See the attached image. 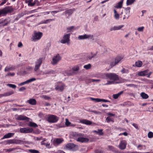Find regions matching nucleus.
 <instances>
[{
	"label": "nucleus",
	"instance_id": "72a5a7b5",
	"mask_svg": "<svg viewBox=\"0 0 153 153\" xmlns=\"http://www.w3.org/2000/svg\"><path fill=\"white\" fill-rule=\"evenodd\" d=\"M106 121L108 123H109L110 121H111L113 122H114V119L110 116L107 117L106 119Z\"/></svg>",
	"mask_w": 153,
	"mask_h": 153
},
{
	"label": "nucleus",
	"instance_id": "8fccbe9b",
	"mask_svg": "<svg viewBox=\"0 0 153 153\" xmlns=\"http://www.w3.org/2000/svg\"><path fill=\"white\" fill-rule=\"evenodd\" d=\"M110 102V101L109 100L102 99H99V102Z\"/></svg>",
	"mask_w": 153,
	"mask_h": 153
},
{
	"label": "nucleus",
	"instance_id": "ea45409f",
	"mask_svg": "<svg viewBox=\"0 0 153 153\" xmlns=\"http://www.w3.org/2000/svg\"><path fill=\"white\" fill-rule=\"evenodd\" d=\"M29 151L30 153H39V151L35 149H30L29 150Z\"/></svg>",
	"mask_w": 153,
	"mask_h": 153
},
{
	"label": "nucleus",
	"instance_id": "f257e3e1",
	"mask_svg": "<svg viewBox=\"0 0 153 153\" xmlns=\"http://www.w3.org/2000/svg\"><path fill=\"white\" fill-rule=\"evenodd\" d=\"M74 136L76 138V140L78 142L81 143L87 142L89 141V139L86 138H84L82 137L83 135L81 134H77L75 133L74 134Z\"/></svg>",
	"mask_w": 153,
	"mask_h": 153
},
{
	"label": "nucleus",
	"instance_id": "7ed1b4c3",
	"mask_svg": "<svg viewBox=\"0 0 153 153\" xmlns=\"http://www.w3.org/2000/svg\"><path fill=\"white\" fill-rule=\"evenodd\" d=\"M13 11V9L9 6H6L5 7L0 10V17L1 16H5L8 13H11Z\"/></svg>",
	"mask_w": 153,
	"mask_h": 153
},
{
	"label": "nucleus",
	"instance_id": "09e8293b",
	"mask_svg": "<svg viewBox=\"0 0 153 153\" xmlns=\"http://www.w3.org/2000/svg\"><path fill=\"white\" fill-rule=\"evenodd\" d=\"M108 149L112 151H114L115 150V149L114 147L111 146H108Z\"/></svg>",
	"mask_w": 153,
	"mask_h": 153
},
{
	"label": "nucleus",
	"instance_id": "bf43d9fd",
	"mask_svg": "<svg viewBox=\"0 0 153 153\" xmlns=\"http://www.w3.org/2000/svg\"><path fill=\"white\" fill-rule=\"evenodd\" d=\"M26 69L28 71H31L33 69V68L32 67L28 66L26 67Z\"/></svg>",
	"mask_w": 153,
	"mask_h": 153
},
{
	"label": "nucleus",
	"instance_id": "b1692460",
	"mask_svg": "<svg viewBox=\"0 0 153 153\" xmlns=\"http://www.w3.org/2000/svg\"><path fill=\"white\" fill-rule=\"evenodd\" d=\"M15 69V66L12 65L10 67L6 66L4 69L5 72H8L10 71L14 70Z\"/></svg>",
	"mask_w": 153,
	"mask_h": 153
},
{
	"label": "nucleus",
	"instance_id": "49530a36",
	"mask_svg": "<svg viewBox=\"0 0 153 153\" xmlns=\"http://www.w3.org/2000/svg\"><path fill=\"white\" fill-rule=\"evenodd\" d=\"M126 86L127 87H132L134 88L137 87V85L134 84H126Z\"/></svg>",
	"mask_w": 153,
	"mask_h": 153
},
{
	"label": "nucleus",
	"instance_id": "7c9ffc66",
	"mask_svg": "<svg viewBox=\"0 0 153 153\" xmlns=\"http://www.w3.org/2000/svg\"><path fill=\"white\" fill-rule=\"evenodd\" d=\"M123 59V57L120 56H117L115 59V64H117Z\"/></svg>",
	"mask_w": 153,
	"mask_h": 153
},
{
	"label": "nucleus",
	"instance_id": "c9c22d12",
	"mask_svg": "<svg viewBox=\"0 0 153 153\" xmlns=\"http://www.w3.org/2000/svg\"><path fill=\"white\" fill-rule=\"evenodd\" d=\"M54 19H48L44 21H42L41 22L42 24H47L48 22H50L54 21Z\"/></svg>",
	"mask_w": 153,
	"mask_h": 153
},
{
	"label": "nucleus",
	"instance_id": "2eb2a0df",
	"mask_svg": "<svg viewBox=\"0 0 153 153\" xmlns=\"http://www.w3.org/2000/svg\"><path fill=\"white\" fill-rule=\"evenodd\" d=\"M62 138H56L53 141V143L54 145H59L61 144L63 141Z\"/></svg>",
	"mask_w": 153,
	"mask_h": 153
},
{
	"label": "nucleus",
	"instance_id": "473e14b6",
	"mask_svg": "<svg viewBox=\"0 0 153 153\" xmlns=\"http://www.w3.org/2000/svg\"><path fill=\"white\" fill-rule=\"evenodd\" d=\"M140 96L143 99H147L149 97V96L144 92H142L140 94Z\"/></svg>",
	"mask_w": 153,
	"mask_h": 153
},
{
	"label": "nucleus",
	"instance_id": "6e6552de",
	"mask_svg": "<svg viewBox=\"0 0 153 153\" xmlns=\"http://www.w3.org/2000/svg\"><path fill=\"white\" fill-rule=\"evenodd\" d=\"M66 148L69 150H72L73 151L76 150L78 148L77 145L72 143H68L66 145Z\"/></svg>",
	"mask_w": 153,
	"mask_h": 153
},
{
	"label": "nucleus",
	"instance_id": "dca6fc26",
	"mask_svg": "<svg viewBox=\"0 0 153 153\" xmlns=\"http://www.w3.org/2000/svg\"><path fill=\"white\" fill-rule=\"evenodd\" d=\"M17 119L20 120H26L28 121L29 118L24 115H19L17 117Z\"/></svg>",
	"mask_w": 153,
	"mask_h": 153
},
{
	"label": "nucleus",
	"instance_id": "412c9836",
	"mask_svg": "<svg viewBox=\"0 0 153 153\" xmlns=\"http://www.w3.org/2000/svg\"><path fill=\"white\" fill-rule=\"evenodd\" d=\"M14 93V92L13 91H11L10 92H6L5 93L0 94V98H1L3 97H7L9 96L12 94Z\"/></svg>",
	"mask_w": 153,
	"mask_h": 153
},
{
	"label": "nucleus",
	"instance_id": "a878e982",
	"mask_svg": "<svg viewBox=\"0 0 153 153\" xmlns=\"http://www.w3.org/2000/svg\"><path fill=\"white\" fill-rule=\"evenodd\" d=\"M27 103L30 105H34L36 104V102L35 99H30L27 101Z\"/></svg>",
	"mask_w": 153,
	"mask_h": 153
},
{
	"label": "nucleus",
	"instance_id": "e2e57ef3",
	"mask_svg": "<svg viewBox=\"0 0 153 153\" xmlns=\"http://www.w3.org/2000/svg\"><path fill=\"white\" fill-rule=\"evenodd\" d=\"M26 88L25 87H22L20 88L19 89V91H23L26 90Z\"/></svg>",
	"mask_w": 153,
	"mask_h": 153
},
{
	"label": "nucleus",
	"instance_id": "0eeeda50",
	"mask_svg": "<svg viewBox=\"0 0 153 153\" xmlns=\"http://www.w3.org/2000/svg\"><path fill=\"white\" fill-rule=\"evenodd\" d=\"M61 57L60 55L58 54L54 56L52 58V61H51L52 64L53 65H55L57 64L58 62L61 60Z\"/></svg>",
	"mask_w": 153,
	"mask_h": 153
},
{
	"label": "nucleus",
	"instance_id": "f03ea898",
	"mask_svg": "<svg viewBox=\"0 0 153 153\" xmlns=\"http://www.w3.org/2000/svg\"><path fill=\"white\" fill-rule=\"evenodd\" d=\"M105 75L106 76V79L113 80L114 82L119 79L118 76L114 73H107Z\"/></svg>",
	"mask_w": 153,
	"mask_h": 153
},
{
	"label": "nucleus",
	"instance_id": "680f3d73",
	"mask_svg": "<svg viewBox=\"0 0 153 153\" xmlns=\"http://www.w3.org/2000/svg\"><path fill=\"white\" fill-rule=\"evenodd\" d=\"M34 139L35 140H42V137H34Z\"/></svg>",
	"mask_w": 153,
	"mask_h": 153
},
{
	"label": "nucleus",
	"instance_id": "4468645a",
	"mask_svg": "<svg viewBox=\"0 0 153 153\" xmlns=\"http://www.w3.org/2000/svg\"><path fill=\"white\" fill-rule=\"evenodd\" d=\"M127 144L126 141L125 140H121L118 146V147L121 150H124L126 149Z\"/></svg>",
	"mask_w": 153,
	"mask_h": 153
},
{
	"label": "nucleus",
	"instance_id": "6ab92c4d",
	"mask_svg": "<svg viewBox=\"0 0 153 153\" xmlns=\"http://www.w3.org/2000/svg\"><path fill=\"white\" fill-rule=\"evenodd\" d=\"M36 79L34 78H32L25 81V82L21 83L19 85H22L25 84H28L31 82L35 81Z\"/></svg>",
	"mask_w": 153,
	"mask_h": 153
},
{
	"label": "nucleus",
	"instance_id": "20e7f679",
	"mask_svg": "<svg viewBox=\"0 0 153 153\" xmlns=\"http://www.w3.org/2000/svg\"><path fill=\"white\" fill-rule=\"evenodd\" d=\"M42 35V33L41 32H37L36 31H34L32 35V40L34 42H36L40 39L41 38Z\"/></svg>",
	"mask_w": 153,
	"mask_h": 153
},
{
	"label": "nucleus",
	"instance_id": "2f4dec72",
	"mask_svg": "<svg viewBox=\"0 0 153 153\" xmlns=\"http://www.w3.org/2000/svg\"><path fill=\"white\" fill-rule=\"evenodd\" d=\"M123 93V91H121L117 94H114L113 95V98L115 99H117Z\"/></svg>",
	"mask_w": 153,
	"mask_h": 153
},
{
	"label": "nucleus",
	"instance_id": "603ef678",
	"mask_svg": "<svg viewBox=\"0 0 153 153\" xmlns=\"http://www.w3.org/2000/svg\"><path fill=\"white\" fill-rule=\"evenodd\" d=\"M116 65V64H115V62L114 63L113 61H111L110 62V66H111V67H110L111 68H112V67H113V66H114Z\"/></svg>",
	"mask_w": 153,
	"mask_h": 153
},
{
	"label": "nucleus",
	"instance_id": "5fc2aeb1",
	"mask_svg": "<svg viewBox=\"0 0 153 153\" xmlns=\"http://www.w3.org/2000/svg\"><path fill=\"white\" fill-rule=\"evenodd\" d=\"M27 13H26V12H22V13L21 14H19L18 16H19V18H20V17L23 16L24 15H26Z\"/></svg>",
	"mask_w": 153,
	"mask_h": 153
},
{
	"label": "nucleus",
	"instance_id": "a211bd4d",
	"mask_svg": "<svg viewBox=\"0 0 153 153\" xmlns=\"http://www.w3.org/2000/svg\"><path fill=\"white\" fill-rule=\"evenodd\" d=\"M79 69V66H76L73 67L72 68V73L73 75L77 74L78 73V71Z\"/></svg>",
	"mask_w": 153,
	"mask_h": 153
},
{
	"label": "nucleus",
	"instance_id": "69168bd1",
	"mask_svg": "<svg viewBox=\"0 0 153 153\" xmlns=\"http://www.w3.org/2000/svg\"><path fill=\"white\" fill-rule=\"evenodd\" d=\"M132 125L137 129H139L137 124L134 123H133L132 124Z\"/></svg>",
	"mask_w": 153,
	"mask_h": 153
},
{
	"label": "nucleus",
	"instance_id": "5701e85b",
	"mask_svg": "<svg viewBox=\"0 0 153 153\" xmlns=\"http://www.w3.org/2000/svg\"><path fill=\"white\" fill-rule=\"evenodd\" d=\"M72 71L71 70H66L63 72V74L65 76H71L73 75L72 73Z\"/></svg>",
	"mask_w": 153,
	"mask_h": 153
},
{
	"label": "nucleus",
	"instance_id": "a19ab883",
	"mask_svg": "<svg viewBox=\"0 0 153 153\" xmlns=\"http://www.w3.org/2000/svg\"><path fill=\"white\" fill-rule=\"evenodd\" d=\"M88 81L89 82H99L100 81V79H88Z\"/></svg>",
	"mask_w": 153,
	"mask_h": 153
},
{
	"label": "nucleus",
	"instance_id": "c85d7f7f",
	"mask_svg": "<svg viewBox=\"0 0 153 153\" xmlns=\"http://www.w3.org/2000/svg\"><path fill=\"white\" fill-rule=\"evenodd\" d=\"M103 129H98L97 131L94 130L93 132L96 133L97 134L100 136L102 135L103 134V133L102 132Z\"/></svg>",
	"mask_w": 153,
	"mask_h": 153
},
{
	"label": "nucleus",
	"instance_id": "1a4fd4ad",
	"mask_svg": "<svg viewBox=\"0 0 153 153\" xmlns=\"http://www.w3.org/2000/svg\"><path fill=\"white\" fill-rule=\"evenodd\" d=\"M42 61V58H39L36 62L34 70L35 71H36L39 68Z\"/></svg>",
	"mask_w": 153,
	"mask_h": 153
},
{
	"label": "nucleus",
	"instance_id": "0e129e2a",
	"mask_svg": "<svg viewBox=\"0 0 153 153\" xmlns=\"http://www.w3.org/2000/svg\"><path fill=\"white\" fill-rule=\"evenodd\" d=\"M50 71V74H55L57 73L56 71L53 70H51Z\"/></svg>",
	"mask_w": 153,
	"mask_h": 153
},
{
	"label": "nucleus",
	"instance_id": "bb28decb",
	"mask_svg": "<svg viewBox=\"0 0 153 153\" xmlns=\"http://www.w3.org/2000/svg\"><path fill=\"white\" fill-rule=\"evenodd\" d=\"M14 135V133H9L7 134H6L3 137L1 138V139L3 140L5 138H10L13 136Z\"/></svg>",
	"mask_w": 153,
	"mask_h": 153
},
{
	"label": "nucleus",
	"instance_id": "f8f14e48",
	"mask_svg": "<svg viewBox=\"0 0 153 153\" xmlns=\"http://www.w3.org/2000/svg\"><path fill=\"white\" fill-rule=\"evenodd\" d=\"M130 7H127L125 9L123 13L124 17L123 19L124 20L126 18L128 19L130 16Z\"/></svg>",
	"mask_w": 153,
	"mask_h": 153
},
{
	"label": "nucleus",
	"instance_id": "4c0bfd02",
	"mask_svg": "<svg viewBox=\"0 0 153 153\" xmlns=\"http://www.w3.org/2000/svg\"><path fill=\"white\" fill-rule=\"evenodd\" d=\"M121 71L122 74H128L129 73L128 70L124 68H123Z\"/></svg>",
	"mask_w": 153,
	"mask_h": 153
},
{
	"label": "nucleus",
	"instance_id": "6e6d98bb",
	"mask_svg": "<svg viewBox=\"0 0 153 153\" xmlns=\"http://www.w3.org/2000/svg\"><path fill=\"white\" fill-rule=\"evenodd\" d=\"M50 71H46L43 72V74H50Z\"/></svg>",
	"mask_w": 153,
	"mask_h": 153
},
{
	"label": "nucleus",
	"instance_id": "338daca9",
	"mask_svg": "<svg viewBox=\"0 0 153 153\" xmlns=\"http://www.w3.org/2000/svg\"><path fill=\"white\" fill-rule=\"evenodd\" d=\"M35 4L34 2L33 3L31 2L30 3H28V5L29 6H30L31 7L34 6Z\"/></svg>",
	"mask_w": 153,
	"mask_h": 153
},
{
	"label": "nucleus",
	"instance_id": "a18cd8bd",
	"mask_svg": "<svg viewBox=\"0 0 153 153\" xmlns=\"http://www.w3.org/2000/svg\"><path fill=\"white\" fill-rule=\"evenodd\" d=\"M7 85L10 88L14 89L16 87V86L15 85L11 84H8Z\"/></svg>",
	"mask_w": 153,
	"mask_h": 153
},
{
	"label": "nucleus",
	"instance_id": "79ce46f5",
	"mask_svg": "<svg viewBox=\"0 0 153 153\" xmlns=\"http://www.w3.org/2000/svg\"><path fill=\"white\" fill-rule=\"evenodd\" d=\"M65 121H66L65 123V124L66 126H72L71 125V123L69 121L68 119H66L65 120Z\"/></svg>",
	"mask_w": 153,
	"mask_h": 153
},
{
	"label": "nucleus",
	"instance_id": "c03bdc74",
	"mask_svg": "<svg viewBox=\"0 0 153 153\" xmlns=\"http://www.w3.org/2000/svg\"><path fill=\"white\" fill-rule=\"evenodd\" d=\"M91 67V65L90 64H89L87 65H85L84 68L85 69L88 70Z\"/></svg>",
	"mask_w": 153,
	"mask_h": 153
},
{
	"label": "nucleus",
	"instance_id": "393cba45",
	"mask_svg": "<svg viewBox=\"0 0 153 153\" xmlns=\"http://www.w3.org/2000/svg\"><path fill=\"white\" fill-rule=\"evenodd\" d=\"M73 12V10L71 9H70L66 10L63 13V15H65L66 16L68 14V15H71Z\"/></svg>",
	"mask_w": 153,
	"mask_h": 153
},
{
	"label": "nucleus",
	"instance_id": "37998d69",
	"mask_svg": "<svg viewBox=\"0 0 153 153\" xmlns=\"http://www.w3.org/2000/svg\"><path fill=\"white\" fill-rule=\"evenodd\" d=\"M15 75V73H11L10 72H9L7 74H6L5 75V77H7V76H13Z\"/></svg>",
	"mask_w": 153,
	"mask_h": 153
},
{
	"label": "nucleus",
	"instance_id": "f704fd0d",
	"mask_svg": "<svg viewBox=\"0 0 153 153\" xmlns=\"http://www.w3.org/2000/svg\"><path fill=\"white\" fill-rule=\"evenodd\" d=\"M143 64V62L140 61H138L135 62V65L137 67H140Z\"/></svg>",
	"mask_w": 153,
	"mask_h": 153
},
{
	"label": "nucleus",
	"instance_id": "de8ad7c7",
	"mask_svg": "<svg viewBox=\"0 0 153 153\" xmlns=\"http://www.w3.org/2000/svg\"><path fill=\"white\" fill-rule=\"evenodd\" d=\"M148 136L149 138L152 137H153V133L151 131L149 132L148 133Z\"/></svg>",
	"mask_w": 153,
	"mask_h": 153
},
{
	"label": "nucleus",
	"instance_id": "4d7b16f0",
	"mask_svg": "<svg viewBox=\"0 0 153 153\" xmlns=\"http://www.w3.org/2000/svg\"><path fill=\"white\" fill-rule=\"evenodd\" d=\"M99 98H91V100L97 102H99Z\"/></svg>",
	"mask_w": 153,
	"mask_h": 153
},
{
	"label": "nucleus",
	"instance_id": "f3484780",
	"mask_svg": "<svg viewBox=\"0 0 153 153\" xmlns=\"http://www.w3.org/2000/svg\"><path fill=\"white\" fill-rule=\"evenodd\" d=\"M4 143L5 145L10 144L16 143V140L14 139L8 140L4 141Z\"/></svg>",
	"mask_w": 153,
	"mask_h": 153
},
{
	"label": "nucleus",
	"instance_id": "4be33fe9",
	"mask_svg": "<svg viewBox=\"0 0 153 153\" xmlns=\"http://www.w3.org/2000/svg\"><path fill=\"white\" fill-rule=\"evenodd\" d=\"M80 122L82 124L87 125H91L92 122L89 120L86 119H82L80 120Z\"/></svg>",
	"mask_w": 153,
	"mask_h": 153
},
{
	"label": "nucleus",
	"instance_id": "423d86ee",
	"mask_svg": "<svg viewBox=\"0 0 153 153\" xmlns=\"http://www.w3.org/2000/svg\"><path fill=\"white\" fill-rule=\"evenodd\" d=\"M59 117L56 115L50 114L48 115V121L50 123H55L58 120Z\"/></svg>",
	"mask_w": 153,
	"mask_h": 153
},
{
	"label": "nucleus",
	"instance_id": "e433bc0d",
	"mask_svg": "<svg viewBox=\"0 0 153 153\" xmlns=\"http://www.w3.org/2000/svg\"><path fill=\"white\" fill-rule=\"evenodd\" d=\"M28 125L29 126L33 127H36L38 126V125L36 123L31 122H29Z\"/></svg>",
	"mask_w": 153,
	"mask_h": 153
},
{
	"label": "nucleus",
	"instance_id": "39448f33",
	"mask_svg": "<svg viewBox=\"0 0 153 153\" xmlns=\"http://www.w3.org/2000/svg\"><path fill=\"white\" fill-rule=\"evenodd\" d=\"M71 34L68 33L65 35L63 37L62 39L61 40L60 42L62 44H67V45L70 44V36Z\"/></svg>",
	"mask_w": 153,
	"mask_h": 153
},
{
	"label": "nucleus",
	"instance_id": "774afa93",
	"mask_svg": "<svg viewBox=\"0 0 153 153\" xmlns=\"http://www.w3.org/2000/svg\"><path fill=\"white\" fill-rule=\"evenodd\" d=\"M106 73H104V74H102L101 75V77L103 78V79H106V76H105V74H106Z\"/></svg>",
	"mask_w": 153,
	"mask_h": 153
},
{
	"label": "nucleus",
	"instance_id": "9d476101",
	"mask_svg": "<svg viewBox=\"0 0 153 153\" xmlns=\"http://www.w3.org/2000/svg\"><path fill=\"white\" fill-rule=\"evenodd\" d=\"M65 87V85L64 84L59 82L56 84L55 89L56 90L62 91L63 90Z\"/></svg>",
	"mask_w": 153,
	"mask_h": 153
},
{
	"label": "nucleus",
	"instance_id": "052dcab7",
	"mask_svg": "<svg viewBox=\"0 0 153 153\" xmlns=\"http://www.w3.org/2000/svg\"><path fill=\"white\" fill-rule=\"evenodd\" d=\"M93 57L91 55H88L87 56V59L88 60L91 59Z\"/></svg>",
	"mask_w": 153,
	"mask_h": 153
},
{
	"label": "nucleus",
	"instance_id": "aec40b11",
	"mask_svg": "<svg viewBox=\"0 0 153 153\" xmlns=\"http://www.w3.org/2000/svg\"><path fill=\"white\" fill-rule=\"evenodd\" d=\"M124 25H121L119 26H114L113 27H112L110 29V31H112L113 30H119L121 29L122 28L124 27Z\"/></svg>",
	"mask_w": 153,
	"mask_h": 153
},
{
	"label": "nucleus",
	"instance_id": "ddd939ff",
	"mask_svg": "<svg viewBox=\"0 0 153 153\" xmlns=\"http://www.w3.org/2000/svg\"><path fill=\"white\" fill-rule=\"evenodd\" d=\"M33 129L28 127L21 128L20 129V132L22 133H27L32 132Z\"/></svg>",
	"mask_w": 153,
	"mask_h": 153
},
{
	"label": "nucleus",
	"instance_id": "13d9d810",
	"mask_svg": "<svg viewBox=\"0 0 153 153\" xmlns=\"http://www.w3.org/2000/svg\"><path fill=\"white\" fill-rule=\"evenodd\" d=\"M114 18L117 19H119V15L118 13H116L114 15Z\"/></svg>",
	"mask_w": 153,
	"mask_h": 153
},
{
	"label": "nucleus",
	"instance_id": "58836bf2",
	"mask_svg": "<svg viewBox=\"0 0 153 153\" xmlns=\"http://www.w3.org/2000/svg\"><path fill=\"white\" fill-rule=\"evenodd\" d=\"M135 0H127L126 2L127 5H129L133 3Z\"/></svg>",
	"mask_w": 153,
	"mask_h": 153
},
{
	"label": "nucleus",
	"instance_id": "c756f323",
	"mask_svg": "<svg viewBox=\"0 0 153 153\" xmlns=\"http://www.w3.org/2000/svg\"><path fill=\"white\" fill-rule=\"evenodd\" d=\"M123 0L121 1L118 3L115 6V7L117 8H120L122 7Z\"/></svg>",
	"mask_w": 153,
	"mask_h": 153
},
{
	"label": "nucleus",
	"instance_id": "864d4df0",
	"mask_svg": "<svg viewBox=\"0 0 153 153\" xmlns=\"http://www.w3.org/2000/svg\"><path fill=\"white\" fill-rule=\"evenodd\" d=\"M144 27L143 26H142L141 27H139L137 28V30L139 31L142 32L143 30V29H144Z\"/></svg>",
	"mask_w": 153,
	"mask_h": 153
},
{
	"label": "nucleus",
	"instance_id": "9b49d317",
	"mask_svg": "<svg viewBox=\"0 0 153 153\" xmlns=\"http://www.w3.org/2000/svg\"><path fill=\"white\" fill-rule=\"evenodd\" d=\"M89 38L92 39L93 40H94L93 35L91 34H85L83 35H80L78 37V39L79 40Z\"/></svg>",
	"mask_w": 153,
	"mask_h": 153
},
{
	"label": "nucleus",
	"instance_id": "3c124183",
	"mask_svg": "<svg viewBox=\"0 0 153 153\" xmlns=\"http://www.w3.org/2000/svg\"><path fill=\"white\" fill-rule=\"evenodd\" d=\"M114 82L113 81H107V82L105 84V85H110L111 84H114Z\"/></svg>",
	"mask_w": 153,
	"mask_h": 153
},
{
	"label": "nucleus",
	"instance_id": "cd10ccee",
	"mask_svg": "<svg viewBox=\"0 0 153 153\" xmlns=\"http://www.w3.org/2000/svg\"><path fill=\"white\" fill-rule=\"evenodd\" d=\"M148 70H146L143 71H142L139 72L138 73V75L140 76H146L148 74Z\"/></svg>",
	"mask_w": 153,
	"mask_h": 153
}]
</instances>
